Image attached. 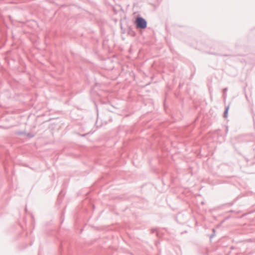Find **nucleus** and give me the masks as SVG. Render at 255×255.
Wrapping results in <instances>:
<instances>
[{
	"label": "nucleus",
	"mask_w": 255,
	"mask_h": 255,
	"mask_svg": "<svg viewBox=\"0 0 255 255\" xmlns=\"http://www.w3.org/2000/svg\"><path fill=\"white\" fill-rule=\"evenodd\" d=\"M181 215H182V214H181V213H179V214L177 215V216H176V220H177V221H178V218H179Z\"/></svg>",
	"instance_id": "7ed1b4c3"
},
{
	"label": "nucleus",
	"mask_w": 255,
	"mask_h": 255,
	"mask_svg": "<svg viewBox=\"0 0 255 255\" xmlns=\"http://www.w3.org/2000/svg\"><path fill=\"white\" fill-rule=\"evenodd\" d=\"M229 108V106H228V107L226 108L225 111V112H224V117L225 118H227V117H228V113Z\"/></svg>",
	"instance_id": "f03ea898"
},
{
	"label": "nucleus",
	"mask_w": 255,
	"mask_h": 255,
	"mask_svg": "<svg viewBox=\"0 0 255 255\" xmlns=\"http://www.w3.org/2000/svg\"><path fill=\"white\" fill-rule=\"evenodd\" d=\"M24 210H25V212H27V208H24Z\"/></svg>",
	"instance_id": "6e6552de"
},
{
	"label": "nucleus",
	"mask_w": 255,
	"mask_h": 255,
	"mask_svg": "<svg viewBox=\"0 0 255 255\" xmlns=\"http://www.w3.org/2000/svg\"><path fill=\"white\" fill-rule=\"evenodd\" d=\"M227 90H228V88H225L224 89V92H226Z\"/></svg>",
	"instance_id": "39448f33"
},
{
	"label": "nucleus",
	"mask_w": 255,
	"mask_h": 255,
	"mask_svg": "<svg viewBox=\"0 0 255 255\" xmlns=\"http://www.w3.org/2000/svg\"><path fill=\"white\" fill-rule=\"evenodd\" d=\"M214 236V234H212L211 235L210 238H212Z\"/></svg>",
	"instance_id": "0eeeda50"
},
{
	"label": "nucleus",
	"mask_w": 255,
	"mask_h": 255,
	"mask_svg": "<svg viewBox=\"0 0 255 255\" xmlns=\"http://www.w3.org/2000/svg\"><path fill=\"white\" fill-rule=\"evenodd\" d=\"M31 218H32L33 220L34 221V218L32 214L31 215Z\"/></svg>",
	"instance_id": "423d86ee"
},
{
	"label": "nucleus",
	"mask_w": 255,
	"mask_h": 255,
	"mask_svg": "<svg viewBox=\"0 0 255 255\" xmlns=\"http://www.w3.org/2000/svg\"><path fill=\"white\" fill-rule=\"evenodd\" d=\"M214 232H215V229H213Z\"/></svg>",
	"instance_id": "1a4fd4ad"
},
{
	"label": "nucleus",
	"mask_w": 255,
	"mask_h": 255,
	"mask_svg": "<svg viewBox=\"0 0 255 255\" xmlns=\"http://www.w3.org/2000/svg\"><path fill=\"white\" fill-rule=\"evenodd\" d=\"M155 231H156V229H152L151 230L152 233H154Z\"/></svg>",
	"instance_id": "20e7f679"
},
{
	"label": "nucleus",
	"mask_w": 255,
	"mask_h": 255,
	"mask_svg": "<svg viewBox=\"0 0 255 255\" xmlns=\"http://www.w3.org/2000/svg\"><path fill=\"white\" fill-rule=\"evenodd\" d=\"M135 24L137 28L144 29L147 27V22L143 18L138 16L136 18Z\"/></svg>",
	"instance_id": "f257e3e1"
}]
</instances>
